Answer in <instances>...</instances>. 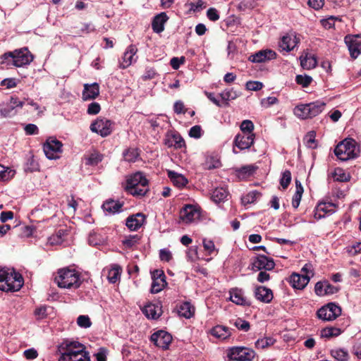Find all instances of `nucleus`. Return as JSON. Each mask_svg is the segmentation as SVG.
Wrapping results in <instances>:
<instances>
[{"mask_svg":"<svg viewBox=\"0 0 361 361\" xmlns=\"http://www.w3.org/2000/svg\"><path fill=\"white\" fill-rule=\"evenodd\" d=\"M148 185L144 173L138 171L127 177L124 190L134 197H143L149 192Z\"/></svg>","mask_w":361,"mask_h":361,"instance_id":"obj_1","label":"nucleus"},{"mask_svg":"<svg viewBox=\"0 0 361 361\" xmlns=\"http://www.w3.org/2000/svg\"><path fill=\"white\" fill-rule=\"evenodd\" d=\"M22 275L13 270L8 272L4 269H0V290L3 291H18L23 286Z\"/></svg>","mask_w":361,"mask_h":361,"instance_id":"obj_2","label":"nucleus"},{"mask_svg":"<svg viewBox=\"0 0 361 361\" xmlns=\"http://www.w3.org/2000/svg\"><path fill=\"white\" fill-rule=\"evenodd\" d=\"M55 281L59 287L76 289L80 286V274L75 269L69 268L61 269L57 272Z\"/></svg>","mask_w":361,"mask_h":361,"instance_id":"obj_3","label":"nucleus"},{"mask_svg":"<svg viewBox=\"0 0 361 361\" xmlns=\"http://www.w3.org/2000/svg\"><path fill=\"white\" fill-rule=\"evenodd\" d=\"M334 154L341 161L357 158L359 155V149L356 141L352 138L343 140L336 145Z\"/></svg>","mask_w":361,"mask_h":361,"instance_id":"obj_4","label":"nucleus"},{"mask_svg":"<svg viewBox=\"0 0 361 361\" xmlns=\"http://www.w3.org/2000/svg\"><path fill=\"white\" fill-rule=\"evenodd\" d=\"M227 357L229 361H253L256 353L249 348L234 346L227 350Z\"/></svg>","mask_w":361,"mask_h":361,"instance_id":"obj_5","label":"nucleus"},{"mask_svg":"<svg viewBox=\"0 0 361 361\" xmlns=\"http://www.w3.org/2000/svg\"><path fill=\"white\" fill-rule=\"evenodd\" d=\"M85 348V346L78 341L66 339L59 345L58 351L60 357H69L76 353H87Z\"/></svg>","mask_w":361,"mask_h":361,"instance_id":"obj_6","label":"nucleus"},{"mask_svg":"<svg viewBox=\"0 0 361 361\" xmlns=\"http://www.w3.org/2000/svg\"><path fill=\"white\" fill-rule=\"evenodd\" d=\"M63 144L54 137H49L43 145V150L46 157L49 159L59 158L58 154L62 152Z\"/></svg>","mask_w":361,"mask_h":361,"instance_id":"obj_7","label":"nucleus"},{"mask_svg":"<svg viewBox=\"0 0 361 361\" xmlns=\"http://www.w3.org/2000/svg\"><path fill=\"white\" fill-rule=\"evenodd\" d=\"M341 314V307L334 302H329L326 305L322 307L317 312V317L324 321L334 320Z\"/></svg>","mask_w":361,"mask_h":361,"instance_id":"obj_8","label":"nucleus"},{"mask_svg":"<svg viewBox=\"0 0 361 361\" xmlns=\"http://www.w3.org/2000/svg\"><path fill=\"white\" fill-rule=\"evenodd\" d=\"M13 61L16 67H22L29 65L34 59V56L27 47H23L13 51Z\"/></svg>","mask_w":361,"mask_h":361,"instance_id":"obj_9","label":"nucleus"},{"mask_svg":"<svg viewBox=\"0 0 361 361\" xmlns=\"http://www.w3.org/2000/svg\"><path fill=\"white\" fill-rule=\"evenodd\" d=\"M200 217V209L193 204H186L180 211V219L185 224L192 223Z\"/></svg>","mask_w":361,"mask_h":361,"instance_id":"obj_10","label":"nucleus"},{"mask_svg":"<svg viewBox=\"0 0 361 361\" xmlns=\"http://www.w3.org/2000/svg\"><path fill=\"white\" fill-rule=\"evenodd\" d=\"M150 341L156 346L166 350L169 348L172 341V336L169 333L164 330H159L152 334Z\"/></svg>","mask_w":361,"mask_h":361,"instance_id":"obj_11","label":"nucleus"},{"mask_svg":"<svg viewBox=\"0 0 361 361\" xmlns=\"http://www.w3.org/2000/svg\"><path fill=\"white\" fill-rule=\"evenodd\" d=\"M274 267L275 262L274 259L264 255H258L252 262V269L253 271H259L262 269L270 271Z\"/></svg>","mask_w":361,"mask_h":361,"instance_id":"obj_12","label":"nucleus"},{"mask_svg":"<svg viewBox=\"0 0 361 361\" xmlns=\"http://www.w3.org/2000/svg\"><path fill=\"white\" fill-rule=\"evenodd\" d=\"M350 55L353 59H356L361 52V35H347L344 39Z\"/></svg>","mask_w":361,"mask_h":361,"instance_id":"obj_13","label":"nucleus"},{"mask_svg":"<svg viewBox=\"0 0 361 361\" xmlns=\"http://www.w3.org/2000/svg\"><path fill=\"white\" fill-rule=\"evenodd\" d=\"M111 121L106 118H97L91 124L90 130L102 137H106L111 133Z\"/></svg>","mask_w":361,"mask_h":361,"instance_id":"obj_14","label":"nucleus"},{"mask_svg":"<svg viewBox=\"0 0 361 361\" xmlns=\"http://www.w3.org/2000/svg\"><path fill=\"white\" fill-rule=\"evenodd\" d=\"M255 134L238 133L234 138V145L240 150L249 149L254 143Z\"/></svg>","mask_w":361,"mask_h":361,"instance_id":"obj_15","label":"nucleus"},{"mask_svg":"<svg viewBox=\"0 0 361 361\" xmlns=\"http://www.w3.org/2000/svg\"><path fill=\"white\" fill-rule=\"evenodd\" d=\"M276 53L271 49L260 50L250 55L248 60L252 63H263L276 59Z\"/></svg>","mask_w":361,"mask_h":361,"instance_id":"obj_16","label":"nucleus"},{"mask_svg":"<svg viewBox=\"0 0 361 361\" xmlns=\"http://www.w3.org/2000/svg\"><path fill=\"white\" fill-rule=\"evenodd\" d=\"M146 216L141 212L129 216L126 219V225L130 231L138 230L145 223Z\"/></svg>","mask_w":361,"mask_h":361,"instance_id":"obj_17","label":"nucleus"},{"mask_svg":"<svg viewBox=\"0 0 361 361\" xmlns=\"http://www.w3.org/2000/svg\"><path fill=\"white\" fill-rule=\"evenodd\" d=\"M310 279V276L293 273L290 276L289 282L293 288L302 290L307 285Z\"/></svg>","mask_w":361,"mask_h":361,"instance_id":"obj_18","label":"nucleus"},{"mask_svg":"<svg viewBox=\"0 0 361 361\" xmlns=\"http://www.w3.org/2000/svg\"><path fill=\"white\" fill-rule=\"evenodd\" d=\"M99 94V85L97 82L92 84H85L82 98L83 100H92L97 98Z\"/></svg>","mask_w":361,"mask_h":361,"instance_id":"obj_19","label":"nucleus"},{"mask_svg":"<svg viewBox=\"0 0 361 361\" xmlns=\"http://www.w3.org/2000/svg\"><path fill=\"white\" fill-rule=\"evenodd\" d=\"M255 296L257 300L264 303H269L273 299V292L270 288L259 286L255 290Z\"/></svg>","mask_w":361,"mask_h":361,"instance_id":"obj_20","label":"nucleus"},{"mask_svg":"<svg viewBox=\"0 0 361 361\" xmlns=\"http://www.w3.org/2000/svg\"><path fill=\"white\" fill-rule=\"evenodd\" d=\"M137 51L135 45L130 44L127 50L125 51L123 56V62L121 63L122 68H126L130 66L133 62L136 61L137 57L134 58Z\"/></svg>","mask_w":361,"mask_h":361,"instance_id":"obj_21","label":"nucleus"},{"mask_svg":"<svg viewBox=\"0 0 361 361\" xmlns=\"http://www.w3.org/2000/svg\"><path fill=\"white\" fill-rule=\"evenodd\" d=\"M142 311L148 319H156L161 314V307L159 305L149 303L146 305Z\"/></svg>","mask_w":361,"mask_h":361,"instance_id":"obj_22","label":"nucleus"},{"mask_svg":"<svg viewBox=\"0 0 361 361\" xmlns=\"http://www.w3.org/2000/svg\"><path fill=\"white\" fill-rule=\"evenodd\" d=\"M169 17L166 13L162 12L153 18L152 23V30L156 33H160L164 30V23L168 20Z\"/></svg>","mask_w":361,"mask_h":361,"instance_id":"obj_23","label":"nucleus"},{"mask_svg":"<svg viewBox=\"0 0 361 361\" xmlns=\"http://www.w3.org/2000/svg\"><path fill=\"white\" fill-rule=\"evenodd\" d=\"M333 205L331 203L320 202L315 208L314 217L322 219L326 214H332L334 212Z\"/></svg>","mask_w":361,"mask_h":361,"instance_id":"obj_24","label":"nucleus"},{"mask_svg":"<svg viewBox=\"0 0 361 361\" xmlns=\"http://www.w3.org/2000/svg\"><path fill=\"white\" fill-rule=\"evenodd\" d=\"M167 174L173 184L178 188H183L188 183V179L180 173L169 170Z\"/></svg>","mask_w":361,"mask_h":361,"instance_id":"obj_25","label":"nucleus"},{"mask_svg":"<svg viewBox=\"0 0 361 361\" xmlns=\"http://www.w3.org/2000/svg\"><path fill=\"white\" fill-rule=\"evenodd\" d=\"M231 300L239 305L250 306V302L243 296V293L241 289L235 288L231 292Z\"/></svg>","mask_w":361,"mask_h":361,"instance_id":"obj_26","label":"nucleus"},{"mask_svg":"<svg viewBox=\"0 0 361 361\" xmlns=\"http://www.w3.org/2000/svg\"><path fill=\"white\" fill-rule=\"evenodd\" d=\"M308 111L310 113V118H313L321 114L326 106V103L317 100L314 102L307 104Z\"/></svg>","mask_w":361,"mask_h":361,"instance_id":"obj_27","label":"nucleus"},{"mask_svg":"<svg viewBox=\"0 0 361 361\" xmlns=\"http://www.w3.org/2000/svg\"><path fill=\"white\" fill-rule=\"evenodd\" d=\"M210 332L212 336L221 340L226 339L231 334L228 327L220 325L213 327Z\"/></svg>","mask_w":361,"mask_h":361,"instance_id":"obj_28","label":"nucleus"},{"mask_svg":"<svg viewBox=\"0 0 361 361\" xmlns=\"http://www.w3.org/2000/svg\"><path fill=\"white\" fill-rule=\"evenodd\" d=\"M257 167L254 166L253 165H247L236 169L235 171L236 173L237 176L240 179H246L252 176L257 170Z\"/></svg>","mask_w":361,"mask_h":361,"instance_id":"obj_29","label":"nucleus"},{"mask_svg":"<svg viewBox=\"0 0 361 361\" xmlns=\"http://www.w3.org/2000/svg\"><path fill=\"white\" fill-rule=\"evenodd\" d=\"M123 206V203L113 200H106L102 204V208L104 211L110 213L115 214L121 211V207Z\"/></svg>","mask_w":361,"mask_h":361,"instance_id":"obj_30","label":"nucleus"},{"mask_svg":"<svg viewBox=\"0 0 361 361\" xmlns=\"http://www.w3.org/2000/svg\"><path fill=\"white\" fill-rule=\"evenodd\" d=\"M195 308L189 302H185L181 304L178 308V314L180 317L186 319L191 318L195 314Z\"/></svg>","mask_w":361,"mask_h":361,"instance_id":"obj_31","label":"nucleus"},{"mask_svg":"<svg viewBox=\"0 0 361 361\" xmlns=\"http://www.w3.org/2000/svg\"><path fill=\"white\" fill-rule=\"evenodd\" d=\"M300 65L304 69L310 70L314 68L317 65L315 55L308 56V54H306L305 57L301 56Z\"/></svg>","mask_w":361,"mask_h":361,"instance_id":"obj_32","label":"nucleus"},{"mask_svg":"<svg viewBox=\"0 0 361 361\" xmlns=\"http://www.w3.org/2000/svg\"><path fill=\"white\" fill-rule=\"evenodd\" d=\"M123 159L128 162H135L140 157L138 148L129 147L123 152Z\"/></svg>","mask_w":361,"mask_h":361,"instance_id":"obj_33","label":"nucleus"},{"mask_svg":"<svg viewBox=\"0 0 361 361\" xmlns=\"http://www.w3.org/2000/svg\"><path fill=\"white\" fill-rule=\"evenodd\" d=\"M228 195V192L224 188H216L212 194V199L216 203L224 201Z\"/></svg>","mask_w":361,"mask_h":361,"instance_id":"obj_34","label":"nucleus"},{"mask_svg":"<svg viewBox=\"0 0 361 361\" xmlns=\"http://www.w3.org/2000/svg\"><path fill=\"white\" fill-rule=\"evenodd\" d=\"M298 43L296 37L293 39L289 35H286L282 37L281 44L280 47L287 51H290L293 49L295 44Z\"/></svg>","mask_w":361,"mask_h":361,"instance_id":"obj_35","label":"nucleus"},{"mask_svg":"<svg viewBox=\"0 0 361 361\" xmlns=\"http://www.w3.org/2000/svg\"><path fill=\"white\" fill-rule=\"evenodd\" d=\"M220 97L223 101V104L225 106H228V101L231 99H235L238 97V94L236 91H234L233 88L226 89L219 94Z\"/></svg>","mask_w":361,"mask_h":361,"instance_id":"obj_36","label":"nucleus"},{"mask_svg":"<svg viewBox=\"0 0 361 361\" xmlns=\"http://www.w3.org/2000/svg\"><path fill=\"white\" fill-rule=\"evenodd\" d=\"M59 361H90L89 353H76L69 357H59Z\"/></svg>","mask_w":361,"mask_h":361,"instance_id":"obj_37","label":"nucleus"},{"mask_svg":"<svg viewBox=\"0 0 361 361\" xmlns=\"http://www.w3.org/2000/svg\"><path fill=\"white\" fill-rule=\"evenodd\" d=\"M294 114L301 119L311 118L308 111L307 104L296 106L294 109Z\"/></svg>","mask_w":361,"mask_h":361,"instance_id":"obj_38","label":"nucleus"},{"mask_svg":"<svg viewBox=\"0 0 361 361\" xmlns=\"http://www.w3.org/2000/svg\"><path fill=\"white\" fill-rule=\"evenodd\" d=\"M1 64L6 67V68H11L13 67H16V63L13 61L14 58L13 56V51H8L4 53L1 56Z\"/></svg>","mask_w":361,"mask_h":361,"instance_id":"obj_39","label":"nucleus"},{"mask_svg":"<svg viewBox=\"0 0 361 361\" xmlns=\"http://www.w3.org/2000/svg\"><path fill=\"white\" fill-rule=\"evenodd\" d=\"M342 333V330L337 327H326L321 331V337L322 338H331L339 336Z\"/></svg>","mask_w":361,"mask_h":361,"instance_id":"obj_40","label":"nucleus"},{"mask_svg":"<svg viewBox=\"0 0 361 361\" xmlns=\"http://www.w3.org/2000/svg\"><path fill=\"white\" fill-rule=\"evenodd\" d=\"M333 177L335 180L339 182H347L350 179V174L346 173L343 169L339 167L335 169Z\"/></svg>","mask_w":361,"mask_h":361,"instance_id":"obj_41","label":"nucleus"},{"mask_svg":"<svg viewBox=\"0 0 361 361\" xmlns=\"http://www.w3.org/2000/svg\"><path fill=\"white\" fill-rule=\"evenodd\" d=\"M16 173L14 170L0 164V180L7 181L11 179Z\"/></svg>","mask_w":361,"mask_h":361,"instance_id":"obj_42","label":"nucleus"},{"mask_svg":"<svg viewBox=\"0 0 361 361\" xmlns=\"http://www.w3.org/2000/svg\"><path fill=\"white\" fill-rule=\"evenodd\" d=\"M331 355L338 361H347L349 358L348 351L343 348L331 350Z\"/></svg>","mask_w":361,"mask_h":361,"instance_id":"obj_43","label":"nucleus"},{"mask_svg":"<svg viewBox=\"0 0 361 361\" xmlns=\"http://www.w3.org/2000/svg\"><path fill=\"white\" fill-rule=\"evenodd\" d=\"M275 340L271 337H264L259 338L255 342V347L257 349H265L274 344Z\"/></svg>","mask_w":361,"mask_h":361,"instance_id":"obj_44","label":"nucleus"},{"mask_svg":"<svg viewBox=\"0 0 361 361\" xmlns=\"http://www.w3.org/2000/svg\"><path fill=\"white\" fill-rule=\"evenodd\" d=\"M167 283L166 279H157L152 280L151 286V293H159L166 286Z\"/></svg>","mask_w":361,"mask_h":361,"instance_id":"obj_45","label":"nucleus"},{"mask_svg":"<svg viewBox=\"0 0 361 361\" xmlns=\"http://www.w3.org/2000/svg\"><path fill=\"white\" fill-rule=\"evenodd\" d=\"M261 196V193L257 190H253L248 192L246 195L243 196L241 198L242 204L244 205H247L249 204H252L255 200Z\"/></svg>","mask_w":361,"mask_h":361,"instance_id":"obj_46","label":"nucleus"},{"mask_svg":"<svg viewBox=\"0 0 361 361\" xmlns=\"http://www.w3.org/2000/svg\"><path fill=\"white\" fill-rule=\"evenodd\" d=\"M140 240V237L138 235H130L128 237L126 238L125 240L122 241V243L125 246V247L131 249L135 245L138 244Z\"/></svg>","mask_w":361,"mask_h":361,"instance_id":"obj_47","label":"nucleus"},{"mask_svg":"<svg viewBox=\"0 0 361 361\" xmlns=\"http://www.w3.org/2000/svg\"><path fill=\"white\" fill-rule=\"evenodd\" d=\"M240 133H245V134H254L253 130H254V124L250 120H245L243 121L240 124Z\"/></svg>","mask_w":361,"mask_h":361,"instance_id":"obj_48","label":"nucleus"},{"mask_svg":"<svg viewBox=\"0 0 361 361\" xmlns=\"http://www.w3.org/2000/svg\"><path fill=\"white\" fill-rule=\"evenodd\" d=\"M103 159V155L99 152L92 153L87 158L86 164L88 165L95 166L101 162Z\"/></svg>","mask_w":361,"mask_h":361,"instance_id":"obj_49","label":"nucleus"},{"mask_svg":"<svg viewBox=\"0 0 361 361\" xmlns=\"http://www.w3.org/2000/svg\"><path fill=\"white\" fill-rule=\"evenodd\" d=\"M312 78L309 75H298L295 77L297 84L302 85L303 87H307L312 82Z\"/></svg>","mask_w":361,"mask_h":361,"instance_id":"obj_50","label":"nucleus"},{"mask_svg":"<svg viewBox=\"0 0 361 361\" xmlns=\"http://www.w3.org/2000/svg\"><path fill=\"white\" fill-rule=\"evenodd\" d=\"M291 181V173L288 170H286L282 173V177L280 179V185L283 189H286L290 185Z\"/></svg>","mask_w":361,"mask_h":361,"instance_id":"obj_51","label":"nucleus"},{"mask_svg":"<svg viewBox=\"0 0 361 361\" xmlns=\"http://www.w3.org/2000/svg\"><path fill=\"white\" fill-rule=\"evenodd\" d=\"M234 326L239 330L243 331H248L250 329V323L241 318H238L235 322Z\"/></svg>","mask_w":361,"mask_h":361,"instance_id":"obj_52","label":"nucleus"},{"mask_svg":"<svg viewBox=\"0 0 361 361\" xmlns=\"http://www.w3.org/2000/svg\"><path fill=\"white\" fill-rule=\"evenodd\" d=\"M47 307L45 305H42L37 307L34 311V315L37 320H42L47 317Z\"/></svg>","mask_w":361,"mask_h":361,"instance_id":"obj_53","label":"nucleus"},{"mask_svg":"<svg viewBox=\"0 0 361 361\" xmlns=\"http://www.w3.org/2000/svg\"><path fill=\"white\" fill-rule=\"evenodd\" d=\"M77 324L82 328H89L92 325V322L87 315H80L77 319Z\"/></svg>","mask_w":361,"mask_h":361,"instance_id":"obj_54","label":"nucleus"},{"mask_svg":"<svg viewBox=\"0 0 361 361\" xmlns=\"http://www.w3.org/2000/svg\"><path fill=\"white\" fill-rule=\"evenodd\" d=\"M1 115L4 117H9L16 114V111L13 108V105L8 104L5 106L0 109Z\"/></svg>","mask_w":361,"mask_h":361,"instance_id":"obj_55","label":"nucleus"},{"mask_svg":"<svg viewBox=\"0 0 361 361\" xmlns=\"http://www.w3.org/2000/svg\"><path fill=\"white\" fill-rule=\"evenodd\" d=\"M173 144H171L176 149H180L185 145L184 139L179 134H174L172 136Z\"/></svg>","mask_w":361,"mask_h":361,"instance_id":"obj_56","label":"nucleus"},{"mask_svg":"<svg viewBox=\"0 0 361 361\" xmlns=\"http://www.w3.org/2000/svg\"><path fill=\"white\" fill-rule=\"evenodd\" d=\"M221 165V161L219 159L211 157L206 163V168L209 170L213 169H217Z\"/></svg>","mask_w":361,"mask_h":361,"instance_id":"obj_57","label":"nucleus"},{"mask_svg":"<svg viewBox=\"0 0 361 361\" xmlns=\"http://www.w3.org/2000/svg\"><path fill=\"white\" fill-rule=\"evenodd\" d=\"M185 62V58L184 56L173 57L170 61V65L174 70H178L181 64Z\"/></svg>","mask_w":361,"mask_h":361,"instance_id":"obj_58","label":"nucleus"},{"mask_svg":"<svg viewBox=\"0 0 361 361\" xmlns=\"http://www.w3.org/2000/svg\"><path fill=\"white\" fill-rule=\"evenodd\" d=\"M263 86V84L259 81H248L246 83V88L252 91L260 90Z\"/></svg>","mask_w":361,"mask_h":361,"instance_id":"obj_59","label":"nucleus"},{"mask_svg":"<svg viewBox=\"0 0 361 361\" xmlns=\"http://www.w3.org/2000/svg\"><path fill=\"white\" fill-rule=\"evenodd\" d=\"M66 231L65 230H59L56 235H53L51 238H50V240H51V244H57V243H60L62 240H63V236L65 235L66 233Z\"/></svg>","mask_w":361,"mask_h":361,"instance_id":"obj_60","label":"nucleus"},{"mask_svg":"<svg viewBox=\"0 0 361 361\" xmlns=\"http://www.w3.org/2000/svg\"><path fill=\"white\" fill-rule=\"evenodd\" d=\"M101 110V106L97 102H92L89 104L87 108V114L90 115H96Z\"/></svg>","mask_w":361,"mask_h":361,"instance_id":"obj_61","label":"nucleus"},{"mask_svg":"<svg viewBox=\"0 0 361 361\" xmlns=\"http://www.w3.org/2000/svg\"><path fill=\"white\" fill-rule=\"evenodd\" d=\"M306 146L310 149H315L317 147L315 135L314 132H311L306 136Z\"/></svg>","mask_w":361,"mask_h":361,"instance_id":"obj_62","label":"nucleus"},{"mask_svg":"<svg viewBox=\"0 0 361 361\" xmlns=\"http://www.w3.org/2000/svg\"><path fill=\"white\" fill-rule=\"evenodd\" d=\"M24 130L26 135H37L39 133V129L37 126L32 123L27 124L24 128Z\"/></svg>","mask_w":361,"mask_h":361,"instance_id":"obj_63","label":"nucleus"},{"mask_svg":"<svg viewBox=\"0 0 361 361\" xmlns=\"http://www.w3.org/2000/svg\"><path fill=\"white\" fill-rule=\"evenodd\" d=\"M207 16L212 21H216L219 19V12L214 8H210L207 10Z\"/></svg>","mask_w":361,"mask_h":361,"instance_id":"obj_64","label":"nucleus"}]
</instances>
